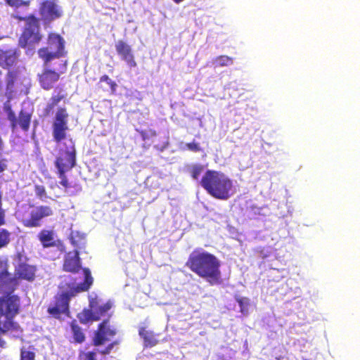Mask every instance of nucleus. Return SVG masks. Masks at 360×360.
Instances as JSON below:
<instances>
[{
    "label": "nucleus",
    "instance_id": "f257e3e1",
    "mask_svg": "<svg viewBox=\"0 0 360 360\" xmlns=\"http://www.w3.org/2000/svg\"><path fill=\"white\" fill-rule=\"evenodd\" d=\"M185 265L210 285H217L222 283L221 262L212 253L202 249H195L189 255Z\"/></svg>",
    "mask_w": 360,
    "mask_h": 360
},
{
    "label": "nucleus",
    "instance_id": "f03ea898",
    "mask_svg": "<svg viewBox=\"0 0 360 360\" xmlns=\"http://www.w3.org/2000/svg\"><path fill=\"white\" fill-rule=\"evenodd\" d=\"M84 280L80 284L75 285L72 283L67 284L68 290L57 293L47 309V312L52 317L60 319L62 314L70 313V299L78 293L89 290L93 284L94 278L88 268L82 269Z\"/></svg>",
    "mask_w": 360,
    "mask_h": 360
},
{
    "label": "nucleus",
    "instance_id": "7ed1b4c3",
    "mask_svg": "<svg viewBox=\"0 0 360 360\" xmlns=\"http://www.w3.org/2000/svg\"><path fill=\"white\" fill-rule=\"evenodd\" d=\"M200 186L216 199L226 200L233 194V182L224 173L207 170L200 181Z\"/></svg>",
    "mask_w": 360,
    "mask_h": 360
},
{
    "label": "nucleus",
    "instance_id": "20e7f679",
    "mask_svg": "<svg viewBox=\"0 0 360 360\" xmlns=\"http://www.w3.org/2000/svg\"><path fill=\"white\" fill-rule=\"evenodd\" d=\"M17 214L19 221L25 227L37 228L42 225L43 219L52 216L53 211L48 205H28L22 206Z\"/></svg>",
    "mask_w": 360,
    "mask_h": 360
},
{
    "label": "nucleus",
    "instance_id": "39448f33",
    "mask_svg": "<svg viewBox=\"0 0 360 360\" xmlns=\"http://www.w3.org/2000/svg\"><path fill=\"white\" fill-rule=\"evenodd\" d=\"M25 22V27L19 38V45L22 48H32L42 39L40 33L39 19L34 15L26 17H17Z\"/></svg>",
    "mask_w": 360,
    "mask_h": 360
},
{
    "label": "nucleus",
    "instance_id": "423d86ee",
    "mask_svg": "<svg viewBox=\"0 0 360 360\" xmlns=\"http://www.w3.org/2000/svg\"><path fill=\"white\" fill-rule=\"evenodd\" d=\"M47 46L37 51L38 56L45 65H49L54 59L65 56V40L58 34L51 32L47 38Z\"/></svg>",
    "mask_w": 360,
    "mask_h": 360
},
{
    "label": "nucleus",
    "instance_id": "0eeeda50",
    "mask_svg": "<svg viewBox=\"0 0 360 360\" xmlns=\"http://www.w3.org/2000/svg\"><path fill=\"white\" fill-rule=\"evenodd\" d=\"M54 64L58 68L53 70L50 68V63L45 65L43 62L44 68L37 75V80L40 86L46 91L53 89L60 79V76L67 71V60H58Z\"/></svg>",
    "mask_w": 360,
    "mask_h": 360
},
{
    "label": "nucleus",
    "instance_id": "6e6552de",
    "mask_svg": "<svg viewBox=\"0 0 360 360\" xmlns=\"http://www.w3.org/2000/svg\"><path fill=\"white\" fill-rule=\"evenodd\" d=\"M57 172H67L76 165V149L72 139L65 140L54 162Z\"/></svg>",
    "mask_w": 360,
    "mask_h": 360
},
{
    "label": "nucleus",
    "instance_id": "1a4fd4ad",
    "mask_svg": "<svg viewBox=\"0 0 360 360\" xmlns=\"http://www.w3.org/2000/svg\"><path fill=\"white\" fill-rule=\"evenodd\" d=\"M7 119L10 123V127L13 132L20 129L24 132H27L30 128L32 113L22 108L18 116L10 105L5 107Z\"/></svg>",
    "mask_w": 360,
    "mask_h": 360
},
{
    "label": "nucleus",
    "instance_id": "9d476101",
    "mask_svg": "<svg viewBox=\"0 0 360 360\" xmlns=\"http://www.w3.org/2000/svg\"><path fill=\"white\" fill-rule=\"evenodd\" d=\"M68 117L69 115L65 108L60 107L57 109L52 125L53 140L57 143H60L66 138L67 131L69 129Z\"/></svg>",
    "mask_w": 360,
    "mask_h": 360
},
{
    "label": "nucleus",
    "instance_id": "9b49d317",
    "mask_svg": "<svg viewBox=\"0 0 360 360\" xmlns=\"http://www.w3.org/2000/svg\"><path fill=\"white\" fill-rule=\"evenodd\" d=\"M117 330L112 325L109 319L103 320L97 326L92 338V344L95 347L104 345L117 335Z\"/></svg>",
    "mask_w": 360,
    "mask_h": 360
},
{
    "label": "nucleus",
    "instance_id": "f8f14e48",
    "mask_svg": "<svg viewBox=\"0 0 360 360\" xmlns=\"http://www.w3.org/2000/svg\"><path fill=\"white\" fill-rule=\"evenodd\" d=\"M39 12L44 25L50 24L63 15V9L56 3V0H43L39 5Z\"/></svg>",
    "mask_w": 360,
    "mask_h": 360
},
{
    "label": "nucleus",
    "instance_id": "ddd939ff",
    "mask_svg": "<svg viewBox=\"0 0 360 360\" xmlns=\"http://www.w3.org/2000/svg\"><path fill=\"white\" fill-rule=\"evenodd\" d=\"M19 307V298L16 295L0 297V314L6 316V321H13V319L18 314Z\"/></svg>",
    "mask_w": 360,
    "mask_h": 360
},
{
    "label": "nucleus",
    "instance_id": "4468645a",
    "mask_svg": "<svg viewBox=\"0 0 360 360\" xmlns=\"http://www.w3.org/2000/svg\"><path fill=\"white\" fill-rule=\"evenodd\" d=\"M55 233L53 230L41 229L37 234V238L44 248L56 247L61 252L66 250L65 245L61 240H54Z\"/></svg>",
    "mask_w": 360,
    "mask_h": 360
},
{
    "label": "nucleus",
    "instance_id": "2eb2a0df",
    "mask_svg": "<svg viewBox=\"0 0 360 360\" xmlns=\"http://www.w3.org/2000/svg\"><path fill=\"white\" fill-rule=\"evenodd\" d=\"M20 51L16 48H0V67L10 69L15 67L19 60Z\"/></svg>",
    "mask_w": 360,
    "mask_h": 360
},
{
    "label": "nucleus",
    "instance_id": "dca6fc26",
    "mask_svg": "<svg viewBox=\"0 0 360 360\" xmlns=\"http://www.w3.org/2000/svg\"><path fill=\"white\" fill-rule=\"evenodd\" d=\"M115 50L121 59L126 62L129 68H135L137 63L129 44L123 40H118L115 44Z\"/></svg>",
    "mask_w": 360,
    "mask_h": 360
},
{
    "label": "nucleus",
    "instance_id": "f3484780",
    "mask_svg": "<svg viewBox=\"0 0 360 360\" xmlns=\"http://www.w3.org/2000/svg\"><path fill=\"white\" fill-rule=\"evenodd\" d=\"M63 269L65 271L72 274H77L82 269V262L78 250H75L73 253L69 252L65 255Z\"/></svg>",
    "mask_w": 360,
    "mask_h": 360
},
{
    "label": "nucleus",
    "instance_id": "a211bd4d",
    "mask_svg": "<svg viewBox=\"0 0 360 360\" xmlns=\"http://www.w3.org/2000/svg\"><path fill=\"white\" fill-rule=\"evenodd\" d=\"M36 268L34 266L21 263L15 269V274L18 278L28 281H34L35 278Z\"/></svg>",
    "mask_w": 360,
    "mask_h": 360
},
{
    "label": "nucleus",
    "instance_id": "6ab92c4d",
    "mask_svg": "<svg viewBox=\"0 0 360 360\" xmlns=\"http://www.w3.org/2000/svg\"><path fill=\"white\" fill-rule=\"evenodd\" d=\"M89 306L90 308L93 309L96 316H98L100 320L101 318L104 316L111 309L112 304L110 302H107L106 303L100 305L98 299L94 297L90 299Z\"/></svg>",
    "mask_w": 360,
    "mask_h": 360
},
{
    "label": "nucleus",
    "instance_id": "aec40b11",
    "mask_svg": "<svg viewBox=\"0 0 360 360\" xmlns=\"http://www.w3.org/2000/svg\"><path fill=\"white\" fill-rule=\"evenodd\" d=\"M139 335L143 338L146 347H154L159 342L154 333L147 330L145 327H141L139 328Z\"/></svg>",
    "mask_w": 360,
    "mask_h": 360
},
{
    "label": "nucleus",
    "instance_id": "412c9836",
    "mask_svg": "<svg viewBox=\"0 0 360 360\" xmlns=\"http://www.w3.org/2000/svg\"><path fill=\"white\" fill-rule=\"evenodd\" d=\"M69 240L71 244L79 250L85 246V236L79 231H72L69 236Z\"/></svg>",
    "mask_w": 360,
    "mask_h": 360
},
{
    "label": "nucleus",
    "instance_id": "4be33fe9",
    "mask_svg": "<svg viewBox=\"0 0 360 360\" xmlns=\"http://www.w3.org/2000/svg\"><path fill=\"white\" fill-rule=\"evenodd\" d=\"M77 317L79 322L83 324H86L90 321H99V317L98 316H96L93 309L90 307L89 309H84L81 312L77 314Z\"/></svg>",
    "mask_w": 360,
    "mask_h": 360
},
{
    "label": "nucleus",
    "instance_id": "5701e85b",
    "mask_svg": "<svg viewBox=\"0 0 360 360\" xmlns=\"http://www.w3.org/2000/svg\"><path fill=\"white\" fill-rule=\"evenodd\" d=\"M70 325L75 342L77 343L84 342L85 341L86 336L82 328L79 326L77 321L72 320Z\"/></svg>",
    "mask_w": 360,
    "mask_h": 360
},
{
    "label": "nucleus",
    "instance_id": "b1692460",
    "mask_svg": "<svg viewBox=\"0 0 360 360\" xmlns=\"http://www.w3.org/2000/svg\"><path fill=\"white\" fill-rule=\"evenodd\" d=\"M67 94L62 89H60L56 94H52L50 103H48L45 108L46 113H49L58 104L66 98Z\"/></svg>",
    "mask_w": 360,
    "mask_h": 360
},
{
    "label": "nucleus",
    "instance_id": "393cba45",
    "mask_svg": "<svg viewBox=\"0 0 360 360\" xmlns=\"http://www.w3.org/2000/svg\"><path fill=\"white\" fill-rule=\"evenodd\" d=\"M19 76L18 69L8 70L6 74V86L8 88H12Z\"/></svg>",
    "mask_w": 360,
    "mask_h": 360
},
{
    "label": "nucleus",
    "instance_id": "a878e982",
    "mask_svg": "<svg viewBox=\"0 0 360 360\" xmlns=\"http://www.w3.org/2000/svg\"><path fill=\"white\" fill-rule=\"evenodd\" d=\"M0 282L4 285H10L15 282V278L7 270L0 271Z\"/></svg>",
    "mask_w": 360,
    "mask_h": 360
},
{
    "label": "nucleus",
    "instance_id": "bb28decb",
    "mask_svg": "<svg viewBox=\"0 0 360 360\" xmlns=\"http://www.w3.org/2000/svg\"><path fill=\"white\" fill-rule=\"evenodd\" d=\"M236 300L238 303L240 307V311L243 314H247L248 311V306L250 305V299L248 297H242L236 296Z\"/></svg>",
    "mask_w": 360,
    "mask_h": 360
},
{
    "label": "nucleus",
    "instance_id": "cd10ccee",
    "mask_svg": "<svg viewBox=\"0 0 360 360\" xmlns=\"http://www.w3.org/2000/svg\"><path fill=\"white\" fill-rule=\"evenodd\" d=\"M36 354L34 348L32 350L22 347L20 349V360H35Z\"/></svg>",
    "mask_w": 360,
    "mask_h": 360
},
{
    "label": "nucleus",
    "instance_id": "c85d7f7f",
    "mask_svg": "<svg viewBox=\"0 0 360 360\" xmlns=\"http://www.w3.org/2000/svg\"><path fill=\"white\" fill-rule=\"evenodd\" d=\"M204 170V167L202 165L197 164L193 165L189 169L190 174L194 180H198L200 175Z\"/></svg>",
    "mask_w": 360,
    "mask_h": 360
},
{
    "label": "nucleus",
    "instance_id": "c756f323",
    "mask_svg": "<svg viewBox=\"0 0 360 360\" xmlns=\"http://www.w3.org/2000/svg\"><path fill=\"white\" fill-rule=\"evenodd\" d=\"M10 242V233L6 229L0 231V248L6 247Z\"/></svg>",
    "mask_w": 360,
    "mask_h": 360
},
{
    "label": "nucleus",
    "instance_id": "7c9ffc66",
    "mask_svg": "<svg viewBox=\"0 0 360 360\" xmlns=\"http://www.w3.org/2000/svg\"><path fill=\"white\" fill-rule=\"evenodd\" d=\"M99 82H106L110 86L111 93H115L117 85L116 82L112 80L108 75H104L102 77H101Z\"/></svg>",
    "mask_w": 360,
    "mask_h": 360
},
{
    "label": "nucleus",
    "instance_id": "2f4dec72",
    "mask_svg": "<svg viewBox=\"0 0 360 360\" xmlns=\"http://www.w3.org/2000/svg\"><path fill=\"white\" fill-rule=\"evenodd\" d=\"M34 190L35 192V195L37 198H39L41 200H44L45 198H47V194L46 191V188L42 185H35L34 187Z\"/></svg>",
    "mask_w": 360,
    "mask_h": 360
},
{
    "label": "nucleus",
    "instance_id": "473e14b6",
    "mask_svg": "<svg viewBox=\"0 0 360 360\" xmlns=\"http://www.w3.org/2000/svg\"><path fill=\"white\" fill-rule=\"evenodd\" d=\"M215 61L221 67L231 65L233 63L232 58L227 56H219L215 58Z\"/></svg>",
    "mask_w": 360,
    "mask_h": 360
},
{
    "label": "nucleus",
    "instance_id": "72a5a7b5",
    "mask_svg": "<svg viewBox=\"0 0 360 360\" xmlns=\"http://www.w3.org/2000/svg\"><path fill=\"white\" fill-rule=\"evenodd\" d=\"M66 172H57L58 177L60 179V184L61 186H63L65 191H67L68 188H70V184L68 181V179L65 175Z\"/></svg>",
    "mask_w": 360,
    "mask_h": 360
},
{
    "label": "nucleus",
    "instance_id": "f704fd0d",
    "mask_svg": "<svg viewBox=\"0 0 360 360\" xmlns=\"http://www.w3.org/2000/svg\"><path fill=\"white\" fill-rule=\"evenodd\" d=\"M120 344L119 340L112 341L110 344H108L103 349L100 351V354L102 355L109 354L115 346L118 345Z\"/></svg>",
    "mask_w": 360,
    "mask_h": 360
},
{
    "label": "nucleus",
    "instance_id": "c9c22d12",
    "mask_svg": "<svg viewBox=\"0 0 360 360\" xmlns=\"http://www.w3.org/2000/svg\"><path fill=\"white\" fill-rule=\"evenodd\" d=\"M186 147L188 150L193 152H198L200 150V147L198 143L191 142L186 144Z\"/></svg>",
    "mask_w": 360,
    "mask_h": 360
},
{
    "label": "nucleus",
    "instance_id": "e433bc0d",
    "mask_svg": "<svg viewBox=\"0 0 360 360\" xmlns=\"http://www.w3.org/2000/svg\"><path fill=\"white\" fill-rule=\"evenodd\" d=\"M139 133L143 141H146L150 136H155L156 135L155 131L152 130L150 131V134L146 131H141Z\"/></svg>",
    "mask_w": 360,
    "mask_h": 360
},
{
    "label": "nucleus",
    "instance_id": "4c0bfd02",
    "mask_svg": "<svg viewBox=\"0 0 360 360\" xmlns=\"http://www.w3.org/2000/svg\"><path fill=\"white\" fill-rule=\"evenodd\" d=\"M84 360H97L95 352H88L84 354Z\"/></svg>",
    "mask_w": 360,
    "mask_h": 360
},
{
    "label": "nucleus",
    "instance_id": "58836bf2",
    "mask_svg": "<svg viewBox=\"0 0 360 360\" xmlns=\"http://www.w3.org/2000/svg\"><path fill=\"white\" fill-rule=\"evenodd\" d=\"M8 160L5 158L0 160V173L4 172L8 168Z\"/></svg>",
    "mask_w": 360,
    "mask_h": 360
},
{
    "label": "nucleus",
    "instance_id": "ea45409f",
    "mask_svg": "<svg viewBox=\"0 0 360 360\" xmlns=\"http://www.w3.org/2000/svg\"><path fill=\"white\" fill-rule=\"evenodd\" d=\"M6 2L11 6L13 7H19V4H20V0H5Z\"/></svg>",
    "mask_w": 360,
    "mask_h": 360
},
{
    "label": "nucleus",
    "instance_id": "a19ab883",
    "mask_svg": "<svg viewBox=\"0 0 360 360\" xmlns=\"http://www.w3.org/2000/svg\"><path fill=\"white\" fill-rule=\"evenodd\" d=\"M5 224V213L4 210L0 207V226Z\"/></svg>",
    "mask_w": 360,
    "mask_h": 360
},
{
    "label": "nucleus",
    "instance_id": "79ce46f5",
    "mask_svg": "<svg viewBox=\"0 0 360 360\" xmlns=\"http://www.w3.org/2000/svg\"><path fill=\"white\" fill-rule=\"evenodd\" d=\"M4 148V141H3L2 139H1V137L0 136V155L3 153Z\"/></svg>",
    "mask_w": 360,
    "mask_h": 360
},
{
    "label": "nucleus",
    "instance_id": "37998d69",
    "mask_svg": "<svg viewBox=\"0 0 360 360\" xmlns=\"http://www.w3.org/2000/svg\"><path fill=\"white\" fill-rule=\"evenodd\" d=\"M29 4H30V1L20 0V4H19V6H29Z\"/></svg>",
    "mask_w": 360,
    "mask_h": 360
},
{
    "label": "nucleus",
    "instance_id": "c03bdc74",
    "mask_svg": "<svg viewBox=\"0 0 360 360\" xmlns=\"http://www.w3.org/2000/svg\"><path fill=\"white\" fill-rule=\"evenodd\" d=\"M0 207H1V194H0Z\"/></svg>",
    "mask_w": 360,
    "mask_h": 360
},
{
    "label": "nucleus",
    "instance_id": "a18cd8bd",
    "mask_svg": "<svg viewBox=\"0 0 360 360\" xmlns=\"http://www.w3.org/2000/svg\"><path fill=\"white\" fill-rule=\"evenodd\" d=\"M276 360H280V357L276 358Z\"/></svg>",
    "mask_w": 360,
    "mask_h": 360
},
{
    "label": "nucleus",
    "instance_id": "49530a36",
    "mask_svg": "<svg viewBox=\"0 0 360 360\" xmlns=\"http://www.w3.org/2000/svg\"><path fill=\"white\" fill-rule=\"evenodd\" d=\"M2 39V37L0 36V40Z\"/></svg>",
    "mask_w": 360,
    "mask_h": 360
},
{
    "label": "nucleus",
    "instance_id": "de8ad7c7",
    "mask_svg": "<svg viewBox=\"0 0 360 360\" xmlns=\"http://www.w3.org/2000/svg\"><path fill=\"white\" fill-rule=\"evenodd\" d=\"M1 75V71L0 70V75Z\"/></svg>",
    "mask_w": 360,
    "mask_h": 360
},
{
    "label": "nucleus",
    "instance_id": "09e8293b",
    "mask_svg": "<svg viewBox=\"0 0 360 360\" xmlns=\"http://www.w3.org/2000/svg\"><path fill=\"white\" fill-rule=\"evenodd\" d=\"M304 360H308V359H304Z\"/></svg>",
    "mask_w": 360,
    "mask_h": 360
}]
</instances>
